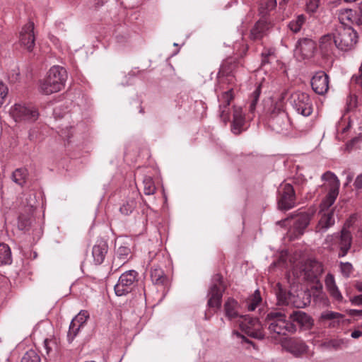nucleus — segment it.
I'll return each mask as SVG.
<instances>
[{
  "label": "nucleus",
  "instance_id": "nucleus-1",
  "mask_svg": "<svg viewBox=\"0 0 362 362\" xmlns=\"http://www.w3.org/2000/svg\"><path fill=\"white\" fill-rule=\"evenodd\" d=\"M293 321L286 320V318H266L269 325V330L277 335H286L287 332H294L296 325L301 328L308 329L314 323L313 318H291Z\"/></svg>",
  "mask_w": 362,
  "mask_h": 362
},
{
  "label": "nucleus",
  "instance_id": "nucleus-2",
  "mask_svg": "<svg viewBox=\"0 0 362 362\" xmlns=\"http://www.w3.org/2000/svg\"><path fill=\"white\" fill-rule=\"evenodd\" d=\"M66 78V69L54 66L49 70L46 78L41 83L40 91L45 95L59 92L64 88Z\"/></svg>",
  "mask_w": 362,
  "mask_h": 362
},
{
  "label": "nucleus",
  "instance_id": "nucleus-3",
  "mask_svg": "<svg viewBox=\"0 0 362 362\" xmlns=\"http://www.w3.org/2000/svg\"><path fill=\"white\" fill-rule=\"evenodd\" d=\"M358 40L356 32L351 28L340 25L334 30V46L343 51L351 49Z\"/></svg>",
  "mask_w": 362,
  "mask_h": 362
},
{
  "label": "nucleus",
  "instance_id": "nucleus-4",
  "mask_svg": "<svg viewBox=\"0 0 362 362\" xmlns=\"http://www.w3.org/2000/svg\"><path fill=\"white\" fill-rule=\"evenodd\" d=\"M323 271L322 263L314 259L308 260L300 269L294 268L293 274L298 279L312 283H318L319 277Z\"/></svg>",
  "mask_w": 362,
  "mask_h": 362
},
{
  "label": "nucleus",
  "instance_id": "nucleus-5",
  "mask_svg": "<svg viewBox=\"0 0 362 362\" xmlns=\"http://www.w3.org/2000/svg\"><path fill=\"white\" fill-rule=\"evenodd\" d=\"M277 299L279 304H292L296 308H302L310 303L311 293L305 290L299 291L296 295L292 292L287 293L282 288H279Z\"/></svg>",
  "mask_w": 362,
  "mask_h": 362
},
{
  "label": "nucleus",
  "instance_id": "nucleus-6",
  "mask_svg": "<svg viewBox=\"0 0 362 362\" xmlns=\"http://www.w3.org/2000/svg\"><path fill=\"white\" fill-rule=\"evenodd\" d=\"M278 209L287 211L296 205V193L293 186L289 183L281 185L279 188Z\"/></svg>",
  "mask_w": 362,
  "mask_h": 362
},
{
  "label": "nucleus",
  "instance_id": "nucleus-7",
  "mask_svg": "<svg viewBox=\"0 0 362 362\" xmlns=\"http://www.w3.org/2000/svg\"><path fill=\"white\" fill-rule=\"evenodd\" d=\"M10 115L16 122H35L39 116L35 107L24 104H15L10 110Z\"/></svg>",
  "mask_w": 362,
  "mask_h": 362
},
{
  "label": "nucleus",
  "instance_id": "nucleus-8",
  "mask_svg": "<svg viewBox=\"0 0 362 362\" xmlns=\"http://www.w3.org/2000/svg\"><path fill=\"white\" fill-rule=\"evenodd\" d=\"M322 180L328 182L329 186V192L326 198L322 202L323 209L329 208L334 202L339 194L340 182L337 177L332 172L327 171L322 176Z\"/></svg>",
  "mask_w": 362,
  "mask_h": 362
},
{
  "label": "nucleus",
  "instance_id": "nucleus-9",
  "mask_svg": "<svg viewBox=\"0 0 362 362\" xmlns=\"http://www.w3.org/2000/svg\"><path fill=\"white\" fill-rule=\"evenodd\" d=\"M291 103L298 113L308 117L313 112V105L308 94L297 92L291 96Z\"/></svg>",
  "mask_w": 362,
  "mask_h": 362
},
{
  "label": "nucleus",
  "instance_id": "nucleus-10",
  "mask_svg": "<svg viewBox=\"0 0 362 362\" xmlns=\"http://www.w3.org/2000/svg\"><path fill=\"white\" fill-rule=\"evenodd\" d=\"M136 277V272L134 270L122 274L117 284L115 286V294L118 296H122L130 293L132 291Z\"/></svg>",
  "mask_w": 362,
  "mask_h": 362
},
{
  "label": "nucleus",
  "instance_id": "nucleus-11",
  "mask_svg": "<svg viewBox=\"0 0 362 362\" xmlns=\"http://www.w3.org/2000/svg\"><path fill=\"white\" fill-rule=\"evenodd\" d=\"M213 281V285L211 286L208 294V305L211 308L218 309L221 307L223 296L221 288L222 276L219 274H217L214 275Z\"/></svg>",
  "mask_w": 362,
  "mask_h": 362
},
{
  "label": "nucleus",
  "instance_id": "nucleus-12",
  "mask_svg": "<svg viewBox=\"0 0 362 362\" xmlns=\"http://www.w3.org/2000/svg\"><path fill=\"white\" fill-rule=\"evenodd\" d=\"M240 324L241 330L247 336L255 339H263L262 325L259 318H243Z\"/></svg>",
  "mask_w": 362,
  "mask_h": 362
},
{
  "label": "nucleus",
  "instance_id": "nucleus-13",
  "mask_svg": "<svg viewBox=\"0 0 362 362\" xmlns=\"http://www.w3.org/2000/svg\"><path fill=\"white\" fill-rule=\"evenodd\" d=\"M282 347L295 357H300L308 350V346L300 339L288 338L281 341Z\"/></svg>",
  "mask_w": 362,
  "mask_h": 362
},
{
  "label": "nucleus",
  "instance_id": "nucleus-14",
  "mask_svg": "<svg viewBox=\"0 0 362 362\" xmlns=\"http://www.w3.org/2000/svg\"><path fill=\"white\" fill-rule=\"evenodd\" d=\"M351 224L352 219L350 218L349 220L346 221L341 230L338 243L339 247V257H344L351 247L352 236L351 231L349 230V228Z\"/></svg>",
  "mask_w": 362,
  "mask_h": 362
},
{
  "label": "nucleus",
  "instance_id": "nucleus-15",
  "mask_svg": "<svg viewBox=\"0 0 362 362\" xmlns=\"http://www.w3.org/2000/svg\"><path fill=\"white\" fill-rule=\"evenodd\" d=\"M34 24L28 22L21 29L19 35V40L22 46L28 51L31 52L35 46Z\"/></svg>",
  "mask_w": 362,
  "mask_h": 362
},
{
  "label": "nucleus",
  "instance_id": "nucleus-16",
  "mask_svg": "<svg viewBox=\"0 0 362 362\" xmlns=\"http://www.w3.org/2000/svg\"><path fill=\"white\" fill-rule=\"evenodd\" d=\"M313 90L319 95H324L329 89V77L323 71L317 72L311 80Z\"/></svg>",
  "mask_w": 362,
  "mask_h": 362
},
{
  "label": "nucleus",
  "instance_id": "nucleus-17",
  "mask_svg": "<svg viewBox=\"0 0 362 362\" xmlns=\"http://www.w3.org/2000/svg\"><path fill=\"white\" fill-rule=\"evenodd\" d=\"M245 117L243 112V109L239 106H233V122L231 125V132L235 134L239 135L245 129Z\"/></svg>",
  "mask_w": 362,
  "mask_h": 362
},
{
  "label": "nucleus",
  "instance_id": "nucleus-18",
  "mask_svg": "<svg viewBox=\"0 0 362 362\" xmlns=\"http://www.w3.org/2000/svg\"><path fill=\"white\" fill-rule=\"evenodd\" d=\"M294 220L293 230L296 236L303 234L305 229L310 223V216L306 212H302L291 216Z\"/></svg>",
  "mask_w": 362,
  "mask_h": 362
},
{
  "label": "nucleus",
  "instance_id": "nucleus-19",
  "mask_svg": "<svg viewBox=\"0 0 362 362\" xmlns=\"http://www.w3.org/2000/svg\"><path fill=\"white\" fill-rule=\"evenodd\" d=\"M322 216L317 226V232H324L330 226L334 224L335 220L334 217V209L329 210L327 209H323L322 204H320Z\"/></svg>",
  "mask_w": 362,
  "mask_h": 362
},
{
  "label": "nucleus",
  "instance_id": "nucleus-20",
  "mask_svg": "<svg viewBox=\"0 0 362 362\" xmlns=\"http://www.w3.org/2000/svg\"><path fill=\"white\" fill-rule=\"evenodd\" d=\"M316 49L315 42L311 39L303 38L298 40L296 51L303 58L311 57Z\"/></svg>",
  "mask_w": 362,
  "mask_h": 362
},
{
  "label": "nucleus",
  "instance_id": "nucleus-21",
  "mask_svg": "<svg viewBox=\"0 0 362 362\" xmlns=\"http://www.w3.org/2000/svg\"><path fill=\"white\" fill-rule=\"evenodd\" d=\"M107 252V245L103 240H99L93 246L92 255L95 264H100L105 259Z\"/></svg>",
  "mask_w": 362,
  "mask_h": 362
},
{
  "label": "nucleus",
  "instance_id": "nucleus-22",
  "mask_svg": "<svg viewBox=\"0 0 362 362\" xmlns=\"http://www.w3.org/2000/svg\"><path fill=\"white\" fill-rule=\"evenodd\" d=\"M349 344V340L342 338H335L325 341L321 346L327 350L338 351L346 347Z\"/></svg>",
  "mask_w": 362,
  "mask_h": 362
},
{
  "label": "nucleus",
  "instance_id": "nucleus-23",
  "mask_svg": "<svg viewBox=\"0 0 362 362\" xmlns=\"http://www.w3.org/2000/svg\"><path fill=\"white\" fill-rule=\"evenodd\" d=\"M130 255V249L127 247H119L113 259V266L119 267L127 262Z\"/></svg>",
  "mask_w": 362,
  "mask_h": 362
},
{
  "label": "nucleus",
  "instance_id": "nucleus-24",
  "mask_svg": "<svg viewBox=\"0 0 362 362\" xmlns=\"http://www.w3.org/2000/svg\"><path fill=\"white\" fill-rule=\"evenodd\" d=\"M226 317H247L245 315H238L239 305L236 300L228 298L224 305Z\"/></svg>",
  "mask_w": 362,
  "mask_h": 362
},
{
  "label": "nucleus",
  "instance_id": "nucleus-25",
  "mask_svg": "<svg viewBox=\"0 0 362 362\" xmlns=\"http://www.w3.org/2000/svg\"><path fill=\"white\" fill-rule=\"evenodd\" d=\"M151 278L155 284L164 285L167 282V277L164 275V272L160 268L152 269L151 271Z\"/></svg>",
  "mask_w": 362,
  "mask_h": 362
},
{
  "label": "nucleus",
  "instance_id": "nucleus-26",
  "mask_svg": "<svg viewBox=\"0 0 362 362\" xmlns=\"http://www.w3.org/2000/svg\"><path fill=\"white\" fill-rule=\"evenodd\" d=\"M334 46V32L325 35L320 38V47L321 49L328 52L332 50Z\"/></svg>",
  "mask_w": 362,
  "mask_h": 362
},
{
  "label": "nucleus",
  "instance_id": "nucleus-27",
  "mask_svg": "<svg viewBox=\"0 0 362 362\" xmlns=\"http://www.w3.org/2000/svg\"><path fill=\"white\" fill-rule=\"evenodd\" d=\"M11 262V252L9 247L4 243H0V264H7Z\"/></svg>",
  "mask_w": 362,
  "mask_h": 362
},
{
  "label": "nucleus",
  "instance_id": "nucleus-28",
  "mask_svg": "<svg viewBox=\"0 0 362 362\" xmlns=\"http://www.w3.org/2000/svg\"><path fill=\"white\" fill-rule=\"evenodd\" d=\"M262 302V298L259 290H256L254 293L248 298L246 303L247 310L249 311H253L257 306L260 305Z\"/></svg>",
  "mask_w": 362,
  "mask_h": 362
},
{
  "label": "nucleus",
  "instance_id": "nucleus-29",
  "mask_svg": "<svg viewBox=\"0 0 362 362\" xmlns=\"http://www.w3.org/2000/svg\"><path fill=\"white\" fill-rule=\"evenodd\" d=\"M339 20L341 22V25L344 24V21H356L357 22L358 18H356V11H353L351 8H345L341 9L339 13Z\"/></svg>",
  "mask_w": 362,
  "mask_h": 362
},
{
  "label": "nucleus",
  "instance_id": "nucleus-30",
  "mask_svg": "<svg viewBox=\"0 0 362 362\" xmlns=\"http://www.w3.org/2000/svg\"><path fill=\"white\" fill-rule=\"evenodd\" d=\"M27 176V170L24 168H19L16 170L12 175L13 181L21 186H23V185L25 182Z\"/></svg>",
  "mask_w": 362,
  "mask_h": 362
},
{
  "label": "nucleus",
  "instance_id": "nucleus-31",
  "mask_svg": "<svg viewBox=\"0 0 362 362\" xmlns=\"http://www.w3.org/2000/svg\"><path fill=\"white\" fill-rule=\"evenodd\" d=\"M87 318H72V320L69 325V333L72 334L74 337H75L80 327L83 326L84 323H86Z\"/></svg>",
  "mask_w": 362,
  "mask_h": 362
},
{
  "label": "nucleus",
  "instance_id": "nucleus-32",
  "mask_svg": "<svg viewBox=\"0 0 362 362\" xmlns=\"http://www.w3.org/2000/svg\"><path fill=\"white\" fill-rule=\"evenodd\" d=\"M136 206L135 197L129 198L127 202L120 207V211L124 215L131 214Z\"/></svg>",
  "mask_w": 362,
  "mask_h": 362
},
{
  "label": "nucleus",
  "instance_id": "nucleus-33",
  "mask_svg": "<svg viewBox=\"0 0 362 362\" xmlns=\"http://www.w3.org/2000/svg\"><path fill=\"white\" fill-rule=\"evenodd\" d=\"M305 21V17L303 15H299L298 17L290 22L288 24V28L291 30H292L293 33H298L300 31L302 25L304 24Z\"/></svg>",
  "mask_w": 362,
  "mask_h": 362
},
{
  "label": "nucleus",
  "instance_id": "nucleus-34",
  "mask_svg": "<svg viewBox=\"0 0 362 362\" xmlns=\"http://www.w3.org/2000/svg\"><path fill=\"white\" fill-rule=\"evenodd\" d=\"M21 362H40V356L33 349L25 352Z\"/></svg>",
  "mask_w": 362,
  "mask_h": 362
},
{
  "label": "nucleus",
  "instance_id": "nucleus-35",
  "mask_svg": "<svg viewBox=\"0 0 362 362\" xmlns=\"http://www.w3.org/2000/svg\"><path fill=\"white\" fill-rule=\"evenodd\" d=\"M144 191L146 195L153 194L156 191V187L151 177H146L144 180Z\"/></svg>",
  "mask_w": 362,
  "mask_h": 362
},
{
  "label": "nucleus",
  "instance_id": "nucleus-36",
  "mask_svg": "<svg viewBox=\"0 0 362 362\" xmlns=\"http://www.w3.org/2000/svg\"><path fill=\"white\" fill-rule=\"evenodd\" d=\"M264 25L263 23L258 22L251 30V37L254 40L262 37V33L264 31Z\"/></svg>",
  "mask_w": 362,
  "mask_h": 362
},
{
  "label": "nucleus",
  "instance_id": "nucleus-37",
  "mask_svg": "<svg viewBox=\"0 0 362 362\" xmlns=\"http://www.w3.org/2000/svg\"><path fill=\"white\" fill-rule=\"evenodd\" d=\"M260 93H261L260 86H259L252 94L251 101H250V111L252 112L255 110L256 105L259 100Z\"/></svg>",
  "mask_w": 362,
  "mask_h": 362
},
{
  "label": "nucleus",
  "instance_id": "nucleus-38",
  "mask_svg": "<svg viewBox=\"0 0 362 362\" xmlns=\"http://www.w3.org/2000/svg\"><path fill=\"white\" fill-rule=\"evenodd\" d=\"M358 100L355 95H350L346 100V111L353 110L357 107Z\"/></svg>",
  "mask_w": 362,
  "mask_h": 362
},
{
  "label": "nucleus",
  "instance_id": "nucleus-39",
  "mask_svg": "<svg viewBox=\"0 0 362 362\" xmlns=\"http://www.w3.org/2000/svg\"><path fill=\"white\" fill-rule=\"evenodd\" d=\"M278 115H281L284 117L285 116L284 104L281 102H276L274 105V109L271 112L272 117H275Z\"/></svg>",
  "mask_w": 362,
  "mask_h": 362
},
{
  "label": "nucleus",
  "instance_id": "nucleus-40",
  "mask_svg": "<svg viewBox=\"0 0 362 362\" xmlns=\"http://www.w3.org/2000/svg\"><path fill=\"white\" fill-rule=\"evenodd\" d=\"M340 268H341V273L346 277L349 276V275L351 274L352 269H353V267H352L351 264H350L349 262H345V263L341 262Z\"/></svg>",
  "mask_w": 362,
  "mask_h": 362
},
{
  "label": "nucleus",
  "instance_id": "nucleus-41",
  "mask_svg": "<svg viewBox=\"0 0 362 362\" xmlns=\"http://www.w3.org/2000/svg\"><path fill=\"white\" fill-rule=\"evenodd\" d=\"M57 344L54 340L45 339L44 341V347L46 351V354L49 355L53 350V348H56Z\"/></svg>",
  "mask_w": 362,
  "mask_h": 362
},
{
  "label": "nucleus",
  "instance_id": "nucleus-42",
  "mask_svg": "<svg viewBox=\"0 0 362 362\" xmlns=\"http://www.w3.org/2000/svg\"><path fill=\"white\" fill-rule=\"evenodd\" d=\"M325 285L327 290L332 289V288L337 287L335 284L334 276L331 274H328L325 278Z\"/></svg>",
  "mask_w": 362,
  "mask_h": 362
},
{
  "label": "nucleus",
  "instance_id": "nucleus-43",
  "mask_svg": "<svg viewBox=\"0 0 362 362\" xmlns=\"http://www.w3.org/2000/svg\"><path fill=\"white\" fill-rule=\"evenodd\" d=\"M233 95H232V89H230L227 91H226L223 94V99L224 100L225 104L222 106L225 108H228V105H230V101L233 100Z\"/></svg>",
  "mask_w": 362,
  "mask_h": 362
},
{
  "label": "nucleus",
  "instance_id": "nucleus-44",
  "mask_svg": "<svg viewBox=\"0 0 362 362\" xmlns=\"http://www.w3.org/2000/svg\"><path fill=\"white\" fill-rule=\"evenodd\" d=\"M8 93L6 86L0 81V107L4 103V99Z\"/></svg>",
  "mask_w": 362,
  "mask_h": 362
},
{
  "label": "nucleus",
  "instance_id": "nucleus-45",
  "mask_svg": "<svg viewBox=\"0 0 362 362\" xmlns=\"http://www.w3.org/2000/svg\"><path fill=\"white\" fill-rule=\"evenodd\" d=\"M351 82L362 86V62L358 69V74L353 76Z\"/></svg>",
  "mask_w": 362,
  "mask_h": 362
},
{
  "label": "nucleus",
  "instance_id": "nucleus-46",
  "mask_svg": "<svg viewBox=\"0 0 362 362\" xmlns=\"http://www.w3.org/2000/svg\"><path fill=\"white\" fill-rule=\"evenodd\" d=\"M307 8L310 12H315L319 6V0H308Z\"/></svg>",
  "mask_w": 362,
  "mask_h": 362
},
{
  "label": "nucleus",
  "instance_id": "nucleus-47",
  "mask_svg": "<svg viewBox=\"0 0 362 362\" xmlns=\"http://www.w3.org/2000/svg\"><path fill=\"white\" fill-rule=\"evenodd\" d=\"M328 291L329 292L330 295L337 300L341 301L342 300V296L337 287L332 288V289H330Z\"/></svg>",
  "mask_w": 362,
  "mask_h": 362
},
{
  "label": "nucleus",
  "instance_id": "nucleus-48",
  "mask_svg": "<svg viewBox=\"0 0 362 362\" xmlns=\"http://www.w3.org/2000/svg\"><path fill=\"white\" fill-rule=\"evenodd\" d=\"M220 107L222 109L221 114H220V117H221V119L223 120V122L226 124L230 119L229 114L226 111L227 108H225L224 107H222L221 105Z\"/></svg>",
  "mask_w": 362,
  "mask_h": 362
},
{
  "label": "nucleus",
  "instance_id": "nucleus-49",
  "mask_svg": "<svg viewBox=\"0 0 362 362\" xmlns=\"http://www.w3.org/2000/svg\"><path fill=\"white\" fill-rule=\"evenodd\" d=\"M265 8L267 11L273 10L276 6V0H265Z\"/></svg>",
  "mask_w": 362,
  "mask_h": 362
},
{
  "label": "nucleus",
  "instance_id": "nucleus-50",
  "mask_svg": "<svg viewBox=\"0 0 362 362\" xmlns=\"http://www.w3.org/2000/svg\"><path fill=\"white\" fill-rule=\"evenodd\" d=\"M354 185L358 189H362V173L356 177Z\"/></svg>",
  "mask_w": 362,
  "mask_h": 362
},
{
  "label": "nucleus",
  "instance_id": "nucleus-51",
  "mask_svg": "<svg viewBox=\"0 0 362 362\" xmlns=\"http://www.w3.org/2000/svg\"><path fill=\"white\" fill-rule=\"evenodd\" d=\"M359 141H362V136H356L353 138L347 144L346 148L350 149L353 147V146Z\"/></svg>",
  "mask_w": 362,
  "mask_h": 362
},
{
  "label": "nucleus",
  "instance_id": "nucleus-52",
  "mask_svg": "<svg viewBox=\"0 0 362 362\" xmlns=\"http://www.w3.org/2000/svg\"><path fill=\"white\" fill-rule=\"evenodd\" d=\"M234 334L237 335V337H240L242 339V341L243 342H245V343H247V344H250L251 345L253 346L254 348H255V344L253 343V341L247 339L244 335L241 334L240 332H234Z\"/></svg>",
  "mask_w": 362,
  "mask_h": 362
},
{
  "label": "nucleus",
  "instance_id": "nucleus-53",
  "mask_svg": "<svg viewBox=\"0 0 362 362\" xmlns=\"http://www.w3.org/2000/svg\"><path fill=\"white\" fill-rule=\"evenodd\" d=\"M348 314L349 315L362 316V309H351Z\"/></svg>",
  "mask_w": 362,
  "mask_h": 362
},
{
  "label": "nucleus",
  "instance_id": "nucleus-54",
  "mask_svg": "<svg viewBox=\"0 0 362 362\" xmlns=\"http://www.w3.org/2000/svg\"><path fill=\"white\" fill-rule=\"evenodd\" d=\"M351 337L354 339H358L362 336V330L359 329L358 327L356 329L353 331L351 334Z\"/></svg>",
  "mask_w": 362,
  "mask_h": 362
},
{
  "label": "nucleus",
  "instance_id": "nucleus-55",
  "mask_svg": "<svg viewBox=\"0 0 362 362\" xmlns=\"http://www.w3.org/2000/svg\"><path fill=\"white\" fill-rule=\"evenodd\" d=\"M351 301L352 303L356 304V305H361L362 304V295H359L357 296H355L353 298Z\"/></svg>",
  "mask_w": 362,
  "mask_h": 362
},
{
  "label": "nucleus",
  "instance_id": "nucleus-56",
  "mask_svg": "<svg viewBox=\"0 0 362 362\" xmlns=\"http://www.w3.org/2000/svg\"><path fill=\"white\" fill-rule=\"evenodd\" d=\"M289 317H306L305 313H302L300 311H293L292 313L290 314Z\"/></svg>",
  "mask_w": 362,
  "mask_h": 362
},
{
  "label": "nucleus",
  "instance_id": "nucleus-57",
  "mask_svg": "<svg viewBox=\"0 0 362 362\" xmlns=\"http://www.w3.org/2000/svg\"><path fill=\"white\" fill-rule=\"evenodd\" d=\"M267 317H285V314L284 313H282L281 312H276V313H269L267 314Z\"/></svg>",
  "mask_w": 362,
  "mask_h": 362
},
{
  "label": "nucleus",
  "instance_id": "nucleus-58",
  "mask_svg": "<svg viewBox=\"0 0 362 362\" xmlns=\"http://www.w3.org/2000/svg\"><path fill=\"white\" fill-rule=\"evenodd\" d=\"M90 313L85 310H81L75 317H89Z\"/></svg>",
  "mask_w": 362,
  "mask_h": 362
},
{
  "label": "nucleus",
  "instance_id": "nucleus-59",
  "mask_svg": "<svg viewBox=\"0 0 362 362\" xmlns=\"http://www.w3.org/2000/svg\"><path fill=\"white\" fill-rule=\"evenodd\" d=\"M320 317H344V315L338 313H331L327 314L325 315H322Z\"/></svg>",
  "mask_w": 362,
  "mask_h": 362
},
{
  "label": "nucleus",
  "instance_id": "nucleus-60",
  "mask_svg": "<svg viewBox=\"0 0 362 362\" xmlns=\"http://www.w3.org/2000/svg\"><path fill=\"white\" fill-rule=\"evenodd\" d=\"M354 178V173H349L346 177V182L345 183V186L348 185Z\"/></svg>",
  "mask_w": 362,
  "mask_h": 362
},
{
  "label": "nucleus",
  "instance_id": "nucleus-61",
  "mask_svg": "<svg viewBox=\"0 0 362 362\" xmlns=\"http://www.w3.org/2000/svg\"><path fill=\"white\" fill-rule=\"evenodd\" d=\"M358 9H359V17L358 18L357 23L361 24L362 23V3L361 4Z\"/></svg>",
  "mask_w": 362,
  "mask_h": 362
},
{
  "label": "nucleus",
  "instance_id": "nucleus-62",
  "mask_svg": "<svg viewBox=\"0 0 362 362\" xmlns=\"http://www.w3.org/2000/svg\"><path fill=\"white\" fill-rule=\"evenodd\" d=\"M356 289L358 291H361L362 292V282L361 281H358L356 284L355 285Z\"/></svg>",
  "mask_w": 362,
  "mask_h": 362
},
{
  "label": "nucleus",
  "instance_id": "nucleus-63",
  "mask_svg": "<svg viewBox=\"0 0 362 362\" xmlns=\"http://www.w3.org/2000/svg\"><path fill=\"white\" fill-rule=\"evenodd\" d=\"M286 95H287V91L285 90L281 93V98H279V100L278 102H281L283 103V100L286 98Z\"/></svg>",
  "mask_w": 362,
  "mask_h": 362
},
{
  "label": "nucleus",
  "instance_id": "nucleus-64",
  "mask_svg": "<svg viewBox=\"0 0 362 362\" xmlns=\"http://www.w3.org/2000/svg\"><path fill=\"white\" fill-rule=\"evenodd\" d=\"M288 219H289V218H285V219H284V220H281V221H278L276 223H277V224H279V225H280V226H284V223H286Z\"/></svg>",
  "mask_w": 362,
  "mask_h": 362
}]
</instances>
